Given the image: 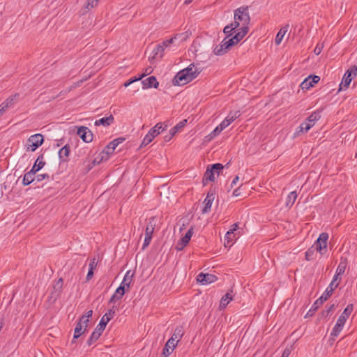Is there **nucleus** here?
Returning a JSON list of instances; mask_svg holds the SVG:
<instances>
[{"instance_id": "nucleus-30", "label": "nucleus", "mask_w": 357, "mask_h": 357, "mask_svg": "<svg viewBox=\"0 0 357 357\" xmlns=\"http://www.w3.org/2000/svg\"><path fill=\"white\" fill-rule=\"evenodd\" d=\"M19 97H20V94L16 93L14 95H12L10 97H8L1 104L7 109L8 108L13 107L15 105V103L16 102V100L18 99Z\"/></svg>"}, {"instance_id": "nucleus-1", "label": "nucleus", "mask_w": 357, "mask_h": 357, "mask_svg": "<svg viewBox=\"0 0 357 357\" xmlns=\"http://www.w3.org/2000/svg\"><path fill=\"white\" fill-rule=\"evenodd\" d=\"M336 280H337V275H335L333 278V280L330 283L329 286L326 288V291L313 303L311 308L307 312L306 316H312L315 313V312L318 310V308L324 303V302L327 301L331 296V295L333 294V292L338 286V283L335 284V282Z\"/></svg>"}, {"instance_id": "nucleus-9", "label": "nucleus", "mask_w": 357, "mask_h": 357, "mask_svg": "<svg viewBox=\"0 0 357 357\" xmlns=\"http://www.w3.org/2000/svg\"><path fill=\"white\" fill-rule=\"evenodd\" d=\"M115 312L114 306L108 310L107 312L102 317L98 325L97 326L98 330L101 329L104 331L107 323L114 317Z\"/></svg>"}, {"instance_id": "nucleus-57", "label": "nucleus", "mask_w": 357, "mask_h": 357, "mask_svg": "<svg viewBox=\"0 0 357 357\" xmlns=\"http://www.w3.org/2000/svg\"><path fill=\"white\" fill-rule=\"evenodd\" d=\"M186 245L182 243V241L179 240L176 244V248L177 250H182Z\"/></svg>"}, {"instance_id": "nucleus-20", "label": "nucleus", "mask_w": 357, "mask_h": 357, "mask_svg": "<svg viewBox=\"0 0 357 357\" xmlns=\"http://www.w3.org/2000/svg\"><path fill=\"white\" fill-rule=\"evenodd\" d=\"M241 116L240 111L230 113L220 123L222 128H226Z\"/></svg>"}, {"instance_id": "nucleus-12", "label": "nucleus", "mask_w": 357, "mask_h": 357, "mask_svg": "<svg viewBox=\"0 0 357 357\" xmlns=\"http://www.w3.org/2000/svg\"><path fill=\"white\" fill-rule=\"evenodd\" d=\"M218 280L217 276L213 274L200 273L197 276V281L202 285L215 282Z\"/></svg>"}, {"instance_id": "nucleus-10", "label": "nucleus", "mask_w": 357, "mask_h": 357, "mask_svg": "<svg viewBox=\"0 0 357 357\" xmlns=\"http://www.w3.org/2000/svg\"><path fill=\"white\" fill-rule=\"evenodd\" d=\"M215 190L212 188H210L209 191L207 193L206 197L204 201V207L203 208L202 212L203 214L207 213L210 211L213 202L215 199Z\"/></svg>"}, {"instance_id": "nucleus-22", "label": "nucleus", "mask_w": 357, "mask_h": 357, "mask_svg": "<svg viewBox=\"0 0 357 357\" xmlns=\"http://www.w3.org/2000/svg\"><path fill=\"white\" fill-rule=\"evenodd\" d=\"M128 291L123 286H119L115 291L114 294L111 296L109 303H114L117 301L122 298L126 291Z\"/></svg>"}, {"instance_id": "nucleus-43", "label": "nucleus", "mask_w": 357, "mask_h": 357, "mask_svg": "<svg viewBox=\"0 0 357 357\" xmlns=\"http://www.w3.org/2000/svg\"><path fill=\"white\" fill-rule=\"evenodd\" d=\"M335 308V304L330 305L329 306H326V310H323L320 314L321 318H326L330 316L331 313Z\"/></svg>"}, {"instance_id": "nucleus-21", "label": "nucleus", "mask_w": 357, "mask_h": 357, "mask_svg": "<svg viewBox=\"0 0 357 357\" xmlns=\"http://www.w3.org/2000/svg\"><path fill=\"white\" fill-rule=\"evenodd\" d=\"M143 85V89H149V88H155L157 89L159 86V82L157 81V79L155 76H151L148 78L145 79L142 82Z\"/></svg>"}, {"instance_id": "nucleus-49", "label": "nucleus", "mask_w": 357, "mask_h": 357, "mask_svg": "<svg viewBox=\"0 0 357 357\" xmlns=\"http://www.w3.org/2000/svg\"><path fill=\"white\" fill-rule=\"evenodd\" d=\"M227 43V47H229V49L232 47L233 46L236 45L238 43V41L234 39V37L229 38V40H226Z\"/></svg>"}, {"instance_id": "nucleus-61", "label": "nucleus", "mask_w": 357, "mask_h": 357, "mask_svg": "<svg viewBox=\"0 0 357 357\" xmlns=\"http://www.w3.org/2000/svg\"><path fill=\"white\" fill-rule=\"evenodd\" d=\"M142 79V76H139L138 77H132V78H130V79H128L129 82H131V84L135 82H137V81H139L140 79Z\"/></svg>"}, {"instance_id": "nucleus-26", "label": "nucleus", "mask_w": 357, "mask_h": 357, "mask_svg": "<svg viewBox=\"0 0 357 357\" xmlns=\"http://www.w3.org/2000/svg\"><path fill=\"white\" fill-rule=\"evenodd\" d=\"M133 276H134V273H132L130 270L126 272L120 286H123L125 289L128 290L130 288V284L132 281Z\"/></svg>"}, {"instance_id": "nucleus-18", "label": "nucleus", "mask_w": 357, "mask_h": 357, "mask_svg": "<svg viewBox=\"0 0 357 357\" xmlns=\"http://www.w3.org/2000/svg\"><path fill=\"white\" fill-rule=\"evenodd\" d=\"M153 231H154V226L151 222H149L146 225V227L145 238H144V243L142 245V250H144L147 246L149 245V244L151 241V239H152Z\"/></svg>"}, {"instance_id": "nucleus-63", "label": "nucleus", "mask_w": 357, "mask_h": 357, "mask_svg": "<svg viewBox=\"0 0 357 357\" xmlns=\"http://www.w3.org/2000/svg\"><path fill=\"white\" fill-rule=\"evenodd\" d=\"M239 180V177L238 176H235V178L233 179L231 187L233 188L234 185H235Z\"/></svg>"}, {"instance_id": "nucleus-24", "label": "nucleus", "mask_w": 357, "mask_h": 357, "mask_svg": "<svg viewBox=\"0 0 357 357\" xmlns=\"http://www.w3.org/2000/svg\"><path fill=\"white\" fill-rule=\"evenodd\" d=\"M227 38H225L222 43L219 45H217L214 50L213 53L215 55H223L227 52V51L229 50V47H227V43H226Z\"/></svg>"}, {"instance_id": "nucleus-47", "label": "nucleus", "mask_w": 357, "mask_h": 357, "mask_svg": "<svg viewBox=\"0 0 357 357\" xmlns=\"http://www.w3.org/2000/svg\"><path fill=\"white\" fill-rule=\"evenodd\" d=\"M345 268H346L345 264L341 262L339 264V266L336 270V274L335 275H337V277L338 275L343 274L345 271Z\"/></svg>"}, {"instance_id": "nucleus-41", "label": "nucleus", "mask_w": 357, "mask_h": 357, "mask_svg": "<svg viewBox=\"0 0 357 357\" xmlns=\"http://www.w3.org/2000/svg\"><path fill=\"white\" fill-rule=\"evenodd\" d=\"M193 234V228L190 227L188 231L185 233L184 236H183L180 240L182 241V243L184 244V245H187L190 241V238Z\"/></svg>"}, {"instance_id": "nucleus-51", "label": "nucleus", "mask_w": 357, "mask_h": 357, "mask_svg": "<svg viewBox=\"0 0 357 357\" xmlns=\"http://www.w3.org/2000/svg\"><path fill=\"white\" fill-rule=\"evenodd\" d=\"M238 229V222L234 223V225H231V229H230L228 231V234L229 235H234V232L235 231H236Z\"/></svg>"}, {"instance_id": "nucleus-46", "label": "nucleus", "mask_w": 357, "mask_h": 357, "mask_svg": "<svg viewBox=\"0 0 357 357\" xmlns=\"http://www.w3.org/2000/svg\"><path fill=\"white\" fill-rule=\"evenodd\" d=\"M63 287V279L60 278L54 285V289L56 292L60 293Z\"/></svg>"}, {"instance_id": "nucleus-28", "label": "nucleus", "mask_w": 357, "mask_h": 357, "mask_svg": "<svg viewBox=\"0 0 357 357\" xmlns=\"http://www.w3.org/2000/svg\"><path fill=\"white\" fill-rule=\"evenodd\" d=\"M164 51L165 49L162 47V46H161L160 44H158L153 50L152 57L149 58L150 61L152 62V60L156 59L157 58L162 59L163 56Z\"/></svg>"}, {"instance_id": "nucleus-19", "label": "nucleus", "mask_w": 357, "mask_h": 357, "mask_svg": "<svg viewBox=\"0 0 357 357\" xmlns=\"http://www.w3.org/2000/svg\"><path fill=\"white\" fill-rule=\"evenodd\" d=\"M88 324H85V322H82L79 319L75 328V332L73 335V340L79 338L82 334H84L87 329Z\"/></svg>"}, {"instance_id": "nucleus-36", "label": "nucleus", "mask_w": 357, "mask_h": 357, "mask_svg": "<svg viewBox=\"0 0 357 357\" xmlns=\"http://www.w3.org/2000/svg\"><path fill=\"white\" fill-rule=\"evenodd\" d=\"M232 295L230 293H227L222 298H221L220 303V309L222 310L226 307V306L229 304V303L232 301Z\"/></svg>"}, {"instance_id": "nucleus-14", "label": "nucleus", "mask_w": 357, "mask_h": 357, "mask_svg": "<svg viewBox=\"0 0 357 357\" xmlns=\"http://www.w3.org/2000/svg\"><path fill=\"white\" fill-rule=\"evenodd\" d=\"M77 134L84 142L89 143L93 140V134L87 127L81 126L78 128Z\"/></svg>"}, {"instance_id": "nucleus-2", "label": "nucleus", "mask_w": 357, "mask_h": 357, "mask_svg": "<svg viewBox=\"0 0 357 357\" xmlns=\"http://www.w3.org/2000/svg\"><path fill=\"white\" fill-rule=\"evenodd\" d=\"M234 25L235 27L249 28L250 23V17L249 14V7L247 6H241L234 11Z\"/></svg>"}, {"instance_id": "nucleus-62", "label": "nucleus", "mask_w": 357, "mask_h": 357, "mask_svg": "<svg viewBox=\"0 0 357 357\" xmlns=\"http://www.w3.org/2000/svg\"><path fill=\"white\" fill-rule=\"evenodd\" d=\"M233 195L235 196V197H238L241 195V191H240V188H237V189H235L233 192Z\"/></svg>"}, {"instance_id": "nucleus-25", "label": "nucleus", "mask_w": 357, "mask_h": 357, "mask_svg": "<svg viewBox=\"0 0 357 357\" xmlns=\"http://www.w3.org/2000/svg\"><path fill=\"white\" fill-rule=\"evenodd\" d=\"M184 335V328L182 326H177L169 339H174V342L178 343Z\"/></svg>"}, {"instance_id": "nucleus-55", "label": "nucleus", "mask_w": 357, "mask_h": 357, "mask_svg": "<svg viewBox=\"0 0 357 357\" xmlns=\"http://www.w3.org/2000/svg\"><path fill=\"white\" fill-rule=\"evenodd\" d=\"M291 348H285L282 352V357H289L291 354Z\"/></svg>"}, {"instance_id": "nucleus-32", "label": "nucleus", "mask_w": 357, "mask_h": 357, "mask_svg": "<svg viewBox=\"0 0 357 357\" xmlns=\"http://www.w3.org/2000/svg\"><path fill=\"white\" fill-rule=\"evenodd\" d=\"M35 169L30 170L29 172L24 175L22 183L24 185H28L35 180Z\"/></svg>"}, {"instance_id": "nucleus-44", "label": "nucleus", "mask_w": 357, "mask_h": 357, "mask_svg": "<svg viewBox=\"0 0 357 357\" xmlns=\"http://www.w3.org/2000/svg\"><path fill=\"white\" fill-rule=\"evenodd\" d=\"M93 311L91 310L87 311L85 314L80 317L82 322H85V324H89V318L92 317Z\"/></svg>"}, {"instance_id": "nucleus-39", "label": "nucleus", "mask_w": 357, "mask_h": 357, "mask_svg": "<svg viewBox=\"0 0 357 357\" xmlns=\"http://www.w3.org/2000/svg\"><path fill=\"white\" fill-rule=\"evenodd\" d=\"M321 118L320 112L315 111L312 112L310 116L306 119L310 124H312V126L314 125L315 122L318 121Z\"/></svg>"}, {"instance_id": "nucleus-34", "label": "nucleus", "mask_w": 357, "mask_h": 357, "mask_svg": "<svg viewBox=\"0 0 357 357\" xmlns=\"http://www.w3.org/2000/svg\"><path fill=\"white\" fill-rule=\"evenodd\" d=\"M249 28L245 27H238L237 33L234 36V39L238 43L245 36V35L248 33Z\"/></svg>"}, {"instance_id": "nucleus-7", "label": "nucleus", "mask_w": 357, "mask_h": 357, "mask_svg": "<svg viewBox=\"0 0 357 357\" xmlns=\"http://www.w3.org/2000/svg\"><path fill=\"white\" fill-rule=\"evenodd\" d=\"M328 239V234L322 232L312 245L321 255H324L327 251Z\"/></svg>"}, {"instance_id": "nucleus-56", "label": "nucleus", "mask_w": 357, "mask_h": 357, "mask_svg": "<svg viewBox=\"0 0 357 357\" xmlns=\"http://www.w3.org/2000/svg\"><path fill=\"white\" fill-rule=\"evenodd\" d=\"M75 86H70L69 89H68L67 90H65V91H61L59 95L56 96H54L52 97L53 99H55L57 97H59V96H63V95H65L67 93L70 92L71 91V89L73 88H74Z\"/></svg>"}, {"instance_id": "nucleus-31", "label": "nucleus", "mask_w": 357, "mask_h": 357, "mask_svg": "<svg viewBox=\"0 0 357 357\" xmlns=\"http://www.w3.org/2000/svg\"><path fill=\"white\" fill-rule=\"evenodd\" d=\"M114 116L110 114L109 116L103 117L95 121V126H109L114 122Z\"/></svg>"}, {"instance_id": "nucleus-35", "label": "nucleus", "mask_w": 357, "mask_h": 357, "mask_svg": "<svg viewBox=\"0 0 357 357\" xmlns=\"http://www.w3.org/2000/svg\"><path fill=\"white\" fill-rule=\"evenodd\" d=\"M289 24H287L286 26L282 27L279 32L277 33L276 35V37H275V42L277 45H279L282 39H283V37L284 36V34L286 33V32L288 31L289 29Z\"/></svg>"}, {"instance_id": "nucleus-40", "label": "nucleus", "mask_w": 357, "mask_h": 357, "mask_svg": "<svg viewBox=\"0 0 357 357\" xmlns=\"http://www.w3.org/2000/svg\"><path fill=\"white\" fill-rule=\"evenodd\" d=\"M316 252H317V251L316 250L314 247V246H311L305 252V259L307 261L313 260L314 259L315 255H316Z\"/></svg>"}, {"instance_id": "nucleus-48", "label": "nucleus", "mask_w": 357, "mask_h": 357, "mask_svg": "<svg viewBox=\"0 0 357 357\" xmlns=\"http://www.w3.org/2000/svg\"><path fill=\"white\" fill-rule=\"evenodd\" d=\"M99 0H87V3L86 5V8L89 10L90 8H93L98 5Z\"/></svg>"}, {"instance_id": "nucleus-23", "label": "nucleus", "mask_w": 357, "mask_h": 357, "mask_svg": "<svg viewBox=\"0 0 357 357\" xmlns=\"http://www.w3.org/2000/svg\"><path fill=\"white\" fill-rule=\"evenodd\" d=\"M70 147L68 144H66L59 151V157L61 162H67L69 160V155Z\"/></svg>"}, {"instance_id": "nucleus-3", "label": "nucleus", "mask_w": 357, "mask_h": 357, "mask_svg": "<svg viewBox=\"0 0 357 357\" xmlns=\"http://www.w3.org/2000/svg\"><path fill=\"white\" fill-rule=\"evenodd\" d=\"M354 310V305L349 304L345 309L344 310L342 314L339 317L335 326L333 327L332 332L331 333V336L336 337L337 336L341 331L342 330L345 322L349 317Z\"/></svg>"}, {"instance_id": "nucleus-4", "label": "nucleus", "mask_w": 357, "mask_h": 357, "mask_svg": "<svg viewBox=\"0 0 357 357\" xmlns=\"http://www.w3.org/2000/svg\"><path fill=\"white\" fill-rule=\"evenodd\" d=\"M167 127V125H165V127H162V123H158L153 128H152L149 132L145 135L144 137L142 142L140 145V147L146 146L149 143H151L153 139L157 137L161 132L165 130L166 128Z\"/></svg>"}, {"instance_id": "nucleus-17", "label": "nucleus", "mask_w": 357, "mask_h": 357, "mask_svg": "<svg viewBox=\"0 0 357 357\" xmlns=\"http://www.w3.org/2000/svg\"><path fill=\"white\" fill-rule=\"evenodd\" d=\"M177 344L178 343L174 342V339H169L162 349L161 357H168L176 347Z\"/></svg>"}, {"instance_id": "nucleus-8", "label": "nucleus", "mask_w": 357, "mask_h": 357, "mask_svg": "<svg viewBox=\"0 0 357 357\" xmlns=\"http://www.w3.org/2000/svg\"><path fill=\"white\" fill-rule=\"evenodd\" d=\"M225 166L221 163H215L211 165L208 166L203 178H202V183L204 185H206L208 184L209 181H214L215 180V176L213 173V170L214 169H223Z\"/></svg>"}, {"instance_id": "nucleus-5", "label": "nucleus", "mask_w": 357, "mask_h": 357, "mask_svg": "<svg viewBox=\"0 0 357 357\" xmlns=\"http://www.w3.org/2000/svg\"><path fill=\"white\" fill-rule=\"evenodd\" d=\"M44 142L43 136L41 134H35L30 136L27 139L26 151H34L40 146Z\"/></svg>"}, {"instance_id": "nucleus-45", "label": "nucleus", "mask_w": 357, "mask_h": 357, "mask_svg": "<svg viewBox=\"0 0 357 357\" xmlns=\"http://www.w3.org/2000/svg\"><path fill=\"white\" fill-rule=\"evenodd\" d=\"M224 128H221V125L220 124L218 126H217L209 135V137L211 139H213V137L218 135Z\"/></svg>"}, {"instance_id": "nucleus-50", "label": "nucleus", "mask_w": 357, "mask_h": 357, "mask_svg": "<svg viewBox=\"0 0 357 357\" xmlns=\"http://www.w3.org/2000/svg\"><path fill=\"white\" fill-rule=\"evenodd\" d=\"M187 123V120L186 119H184L180 122H178L175 126H174V130H177L178 131L181 129L182 128H183L185 124Z\"/></svg>"}, {"instance_id": "nucleus-64", "label": "nucleus", "mask_w": 357, "mask_h": 357, "mask_svg": "<svg viewBox=\"0 0 357 357\" xmlns=\"http://www.w3.org/2000/svg\"><path fill=\"white\" fill-rule=\"evenodd\" d=\"M6 109L2 104L0 105V115H2L5 112Z\"/></svg>"}, {"instance_id": "nucleus-16", "label": "nucleus", "mask_w": 357, "mask_h": 357, "mask_svg": "<svg viewBox=\"0 0 357 357\" xmlns=\"http://www.w3.org/2000/svg\"><path fill=\"white\" fill-rule=\"evenodd\" d=\"M188 32L181 33H176L171 38L164 40L162 43H160L161 46L165 50L169 45L172 44L174 40L181 39L182 41L186 40L188 38Z\"/></svg>"}, {"instance_id": "nucleus-29", "label": "nucleus", "mask_w": 357, "mask_h": 357, "mask_svg": "<svg viewBox=\"0 0 357 357\" xmlns=\"http://www.w3.org/2000/svg\"><path fill=\"white\" fill-rule=\"evenodd\" d=\"M184 72L188 74V77L194 79L199 74V71L195 67L194 64H190L188 67L183 69Z\"/></svg>"}, {"instance_id": "nucleus-52", "label": "nucleus", "mask_w": 357, "mask_h": 357, "mask_svg": "<svg viewBox=\"0 0 357 357\" xmlns=\"http://www.w3.org/2000/svg\"><path fill=\"white\" fill-rule=\"evenodd\" d=\"M98 262L95 258H93L90 260L89 263V270H94L97 266Z\"/></svg>"}, {"instance_id": "nucleus-54", "label": "nucleus", "mask_w": 357, "mask_h": 357, "mask_svg": "<svg viewBox=\"0 0 357 357\" xmlns=\"http://www.w3.org/2000/svg\"><path fill=\"white\" fill-rule=\"evenodd\" d=\"M153 71V69L151 67H148L144 69V72L140 75L142 76V78L148 75H150Z\"/></svg>"}, {"instance_id": "nucleus-58", "label": "nucleus", "mask_w": 357, "mask_h": 357, "mask_svg": "<svg viewBox=\"0 0 357 357\" xmlns=\"http://www.w3.org/2000/svg\"><path fill=\"white\" fill-rule=\"evenodd\" d=\"M322 48L323 47L322 46H320L319 45H317L314 50V53L316 54V55H319L321 51H322Z\"/></svg>"}, {"instance_id": "nucleus-38", "label": "nucleus", "mask_w": 357, "mask_h": 357, "mask_svg": "<svg viewBox=\"0 0 357 357\" xmlns=\"http://www.w3.org/2000/svg\"><path fill=\"white\" fill-rule=\"evenodd\" d=\"M312 127V124H310L307 121L305 120V121L302 123L298 128L296 133L307 132Z\"/></svg>"}, {"instance_id": "nucleus-59", "label": "nucleus", "mask_w": 357, "mask_h": 357, "mask_svg": "<svg viewBox=\"0 0 357 357\" xmlns=\"http://www.w3.org/2000/svg\"><path fill=\"white\" fill-rule=\"evenodd\" d=\"M233 237H234V234L229 235L228 231L227 232V234L225 235V241H227V244L230 243L233 241Z\"/></svg>"}, {"instance_id": "nucleus-13", "label": "nucleus", "mask_w": 357, "mask_h": 357, "mask_svg": "<svg viewBox=\"0 0 357 357\" xmlns=\"http://www.w3.org/2000/svg\"><path fill=\"white\" fill-rule=\"evenodd\" d=\"M320 77L317 75H309L301 84L300 86L303 90H307L319 82Z\"/></svg>"}, {"instance_id": "nucleus-37", "label": "nucleus", "mask_w": 357, "mask_h": 357, "mask_svg": "<svg viewBox=\"0 0 357 357\" xmlns=\"http://www.w3.org/2000/svg\"><path fill=\"white\" fill-rule=\"evenodd\" d=\"M297 193L296 191H292L291 192L287 197V200H286V206L288 207V208H290L293 206V204H294L296 198H297Z\"/></svg>"}, {"instance_id": "nucleus-42", "label": "nucleus", "mask_w": 357, "mask_h": 357, "mask_svg": "<svg viewBox=\"0 0 357 357\" xmlns=\"http://www.w3.org/2000/svg\"><path fill=\"white\" fill-rule=\"evenodd\" d=\"M236 29H238V28L235 27L233 22H231V24H227L226 26H225V28L223 29V32H224V33H225L227 35L226 38H227L231 36L233 34V31Z\"/></svg>"}, {"instance_id": "nucleus-60", "label": "nucleus", "mask_w": 357, "mask_h": 357, "mask_svg": "<svg viewBox=\"0 0 357 357\" xmlns=\"http://www.w3.org/2000/svg\"><path fill=\"white\" fill-rule=\"evenodd\" d=\"M93 276V270H89V271H88V273L86 275V281H89Z\"/></svg>"}, {"instance_id": "nucleus-33", "label": "nucleus", "mask_w": 357, "mask_h": 357, "mask_svg": "<svg viewBox=\"0 0 357 357\" xmlns=\"http://www.w3.org/2000/svg\"><path fill=\"white\" fill-rule=\"evenodd\" d=\"M43 155H40L38 158L36 159L33 166L32 167L31 170L35 169V173L38 172L40 169H41L44 165H45V162L43 160Z\"/></svg>"}, {"instance_id": "nucleus-27", "label": "nucleus", "mask_w": 357, "mask_h": 357, "mask_svg": "<svg viewBox=\"0 0 357 357\" xmlns=\"http://www.w3.org/2000/svg\"><path fill=\"white\" fill-rule=\"evenodd\" d=\"M103 331H104L101 329L98 330V328L96 327L86 341L87 345L91 346L92 344L96 342L99 339Z\"/></svg>"}, {"instance_id": "nucleus-6", "label": "nucleus", "mask_w": 357, "mask_h": 357, "mask_svg": "<svg viewBox=\"0 0 357 357\" xmlns=\"http://www.w3.org/2000/svg\"><path fill=\"white\" fill-rule=\"evenodd\" d=\"M357 75V66H353L344 73L342 81L340 84L339 91L346 89L348 88L351 80Z\"/></svg>"}, {"instance_id": "nucleus-53", "label": "nucleus", "mask_w": 357, "mask_h": 357, "mask_svg": "<svg viewBox=\"0 0 357 357\" xmlns=\"http://www.w3.org/2000/svg\"><path fill=\"white\" fill-rule=\"evenodd\" d=\"M45 178H49V175L47 174H41L35 176V178H36L37 181H41Z\"/></svg>"}, {"instance_id": "nucleus-15", "label": "nucleus", "mask_w": 357, "mask_h": 357, "mask_svg": "<svg viewBox=\"0 0 357 357\" xmlns=\"http://www.w3.org/2000/svg\"><path fill=\"white\" fill-rule=\"evenodd\" d=\"M125 141V138L123 137H119L116 139H114L112 142L109 143V144L105 147L102 153H105L107 155H112L115 149L117 147V146L123 142Z\"/></svg>"}, {"instance_id": "nucleus-11", "label": "nucleus", "mask_w": 357, "mask_h": 357, "mask_svg": "<svg viewBox=\"0 0 357 357\" xmlns=\"http://www.w3.org/2000/svg\"><path fill=\"white\" fill-rule=\"evenodd\" d=\"M191 81V78L188 77V74H186L183 70L177 73L172 80L173 84L178 86L185 85Z\"/></svg>"}]
</instances>
